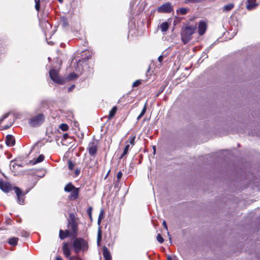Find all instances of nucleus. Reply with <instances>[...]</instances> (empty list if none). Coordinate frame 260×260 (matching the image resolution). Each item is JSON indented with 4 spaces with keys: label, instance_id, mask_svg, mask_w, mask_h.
Listing matches in <instances>:
<instances>
[{
    "label": "nucleus",
    "instance_id": "1",
    "mask_svg": "<svg viewBox=\"0 0 260 260\" xmlns=\"http://www.w3.org/2000/svg\"><path fill=\"white\" fill-rule=\"evenodd\" d=\"M73 248L76 253L84 252L88 249L87 242L82 238H76L73 242Z\"/></svg>",
    "mask_w": 260,
    "mask_h": 260
},
{
    "label": "nucleus",
    "instance_id": "2",
    "mask_svg": "<svg viewBox=\"0 0 260 260\" xmlns=\"http://www.w3.org/2000/svg\"><path fill=\"white\" fill-rule=\"evenodd\" d=\"M196 26H187L182 28L181 36V40L184 44H186L192 39V36L196 30Z\"/></svg>",
    "mask_w": 260,
    "mask_h": 260
},
{
    "label": "nucleus",
    "instance_id": "3",
    "mask_svg": "<svg viewBox=\"0 0 260 260\" xmlns=\"http://www.w3.org/2000/svg\"><path fill=\"white\" fill-rule=\"evenodd\" d=\"M44 115L43 114H39L30 118L29 120V124L32 127H37L42 124L44 121Z\"/></svg>",
    "mask_w": 260,
    "mask_h": 260
},
{
    "label": "nucleus",
    "instance_id": "4",
    "mask_svg": "<svg viewBox=\"0 0 260 260\" xmlns=\"http://www.w3.org/2000/svg\"><path fill=\"white\" fill-rule=\"evenodd\" d=\"M49 76L51 79L55 83L62 85L64 83V80L60 77L58 74V71L55 69H51L49 72Z\"/></svg>",
    "mask_w": 260,
    "mask_h": 260
},
{
    "label": "nucleus",
    "instance_id": "5",
    "mask_svg": "<svg viewBox=\"0 0 260 260\" xmlns=\"http://www.w3.org/2000/svg\"><path fill=\"white\" fill-rule=\"evenodd\" d=\"M62 251L64 256L69 258V260H82L81 258L76 256H70L71 255V248L69 247V245L67 243H64L62 246Z\"/></svg>",
    "mask_w": 260,
    "mask_h": 260
},
{
    "label": "nucleus",
    "instance_id": "6",
    "mask_svg": "<svg viewBox=\"0 0 260 260\" xmlns=\"http://www.w3.org/2000/svg\"><path fill=\"white\" fill-rule=\"evenodd\" d=\"M173 8L171 3H166L157 8L159 13H169L173 11Z\"/></svg>",
    "mask_w": 260,
    "mask_h": 260
},
{
    "label": "nucleus",
    "instance_id": "7",
    "mask_svg": "<svg viewBox=\"0 0 260 260\" xmlns=\"http://www.w3.org/2000/svg\"><path fill=\"white\" fill-rule=\"evenodd\" d=\"M13 189L17 195L18 203L23 204L24 203V196L27 192L23 193L22 190L18 187H14Z\"/></svg>",
    "mask_w": 260,
    "mask_h": 260
},
{
    "label": "nucleus",
    "instance_id": "8",
    "mask_svg": "<svg viewBox=\"0 0 260 260\" xmlns=\"http://www.w3.org/2000/svg\"><path fill=\"white\" fill-rule=\"evenodd\" d=\"M97 149V142L95 141H92L89 143L88 150L89 154L91 156H93L96 154Z\"/></svg>",
    "mask_w": 260,
    "mask_h": 260
},
{
    "label": "nucleus",
    "instance_id": "9",
    "mask_svg": "<svg viewBox=\"0 0 260 260\" xmlns=\"http://www.w3.org/2000/svg\"><path fill=\"white\" fill-rule=\"evenodd\" d=\"M207 24L205 20H201L199 22L198 32L200 36H203L206 31Z\"/></svg>",
    "mask_w": 260,
    "mask_h": 260
},
{
    "label": "nucleus",
    "instance_id": "10",
    "mask_svg": "<svg viewBox=\"0 0 260 260\" xmlns=\"http://www.w3.org/2000/svg\"><path fill=\"white\" fill-rule=\"evenodd\" d=\"M0 188L5 192H8L12 189L11 184L6 181L0 180Z\"/></svg>",
    "mask_w": 260,
    "mask_h": 260
},
{
    "label": "nucleus",
    "instance_id": "11",
    "mask_svg": "<svg viewBox=\"0 0 260 260\" xmlns=\"http://www.w3.org/2000/svg\"><path fill=\"white\" fill-rule=\"evenodd\" d=\"M68 227L71 230L72 234H75L77 231L78 223L76 221H69Z\"/></svg>",
    "mask_w": 260,
    "mask_h": 260
},
{
    "label": "nucleus",
    "instance_id": "12",
    "mask_svg": "<svg viewBox=\"0 0 260 260\" xmlns=\"http://www.w3.org/2000/svg\"><path fill=\"white\" fill-rule=\"evenodd\" d=\"M79 193V188L76 187L71 191V193L69 196V199L71 201L77 199L78 198Z\"/></svg>",
    "mask_w": 260,
    "mask_h": 260
},
{
    "label": "nucleus",
    "instance_id": "13",
    "mask_svg": "<svg viewBox=\"0 0 260 260\" xmlns=\"http://www.w3.org/2000/svg\"><path fill=\"white\" fill-rule=\"evenodd\" d=\"M257 6L256 0H248L246 8L248 10H252L255 9Z\"/></svg>",
    "mask_w": 260,
    "mask_h": 260
},
{
    "label": "nucleus",
    "instance_id": "14",
    "mask_svg": "<svg viewBox=\"0 0 260 260\" xmlns=\"http://www.w3.org/2000/svg\"><path fill=\"white\" fill-rule=\"evenodd\" d=\"M15 143L14 138L12 135H7L6 139V144L8 146H13Z\"/></svg>",
    "mask_w": 260,
    "mask_h": 260
},
{
    "label": "nucleus",
    "instance_id": "15",
    "mask_svg": "<svg viewBox=\"0 0 260 260\" xmlns=\"http://www.w3.org/2000/svg\"><path fill=\"white\" fill-rule=\"evenodd\" d=\"M103 251V256L105 260H111V256L108 248L106 247H104Z\"/></svg>",
    "mask_w": 260,
    "mask_h": 260
},
{
    "label": "nucleus",
    "instance_id": "16",
    "mask_svg": "<svg viewBox=\"0 0 260 260\" xmlns=\"http://www.w3.org/2000/svg\"><path fill=\"white\" fill-rule=\"evenodd\" d=\"M70 235L69 230H66L64 232L60 230L59 231V238L60 239L63 240L68 237Z\"/></svg>",
    "mask_w": 260,
    "mask_h": 260
},
{
    "label": "nucleus",
    "instance_id": "17",
    "mask_svg": "<svg viewBox=\"0 0 260 260\" xmlns=\"http://www.w3.org/2000/svg\"><path fill=\"white\" fill-rule=\"evenodd\" d=\"M188 11V8H180L177 10L176 12L178 15H184L187 14Z\"/></svg>",
    "mask_w": 260,
    "mask_h": 260
},
{
    "label": "nucleus",
    "instance_id": "18",
    "mask_svg": "<svg viewBox=\"0 0 260 260\" xmlns=\"http://www.w3.org/2000/svg\"><path fill=\"white\" fill-rule=\"evenodd\" d=\"M76 187L71 182L68 183L64 187V190L66 192H69L75 189Z\"/></svg>",
    "mask_w": 260,
    "mask_h": 260
},
{
    "label": "nucleus",
    "instance_id": "19",
    "mask_svg": "<svg viewBox=\"0 0 260 260\" xmlns=\"http://www.w3.org/2000/svg\"><path fill=\"white\" fill-rule=\"evenodd\" d=\"M234 7L233 3H229L224 6L222 8V11L228 12L231 11Z\"/></svg>",
    "mask_w": 260,
    "mask_h": 260
},
{
    "label": "nucleus",
    "instance_id": "20",
    "mask_svg": "<svg viewBox=\"0 0 260 260\" xmlns=\"http://www.w3.org/2000/svg\"><path fill=\"white\" fill-rule=\"evenodd\" d=\"M169 27V24L168 22H164L162 23L160 25V28L161 31H166Z\"/></svg>",
    "mask_w": 260,
    "mask_h": 260
},
{
    "label": "nucleus",
    "instance_id": "21",
    "mask_svg": "<svg viewBox=\"0 0 260 260\" xmlns=\"http://www.w3.org/2000/svg\"><path fill=\"white\" fill-rule=\"evenodd\" d=\"M18 241V238L12 237L9 239L8 243L12 246H16L17 244Z\"/></svg>",
    "mask_w": 260,
    "mask_h": 260
},
{
    "label": "nucleus",
    "instance_id": "22",
    "mask_svg": "<svg viewBox=\"0 0 260 260\" xmlns=\"http://www.w3.org/2000/svg\"><path fill=\"white\" fill-rule=\"evenodd\" d=\"M10 166L11 169L12 170L14 171V170H15L16 169L15 168H16V166H18V167H21L22 165H20V164H18L17 163L15 162L14 161H11L10 162Z\"/></svg>",
    "mask_w": 260,
    "mask_h": 260
},
{
    "label": "nucleus",
    "instance_id": "23",
    "mask_svg": "<svg viewBox=\"0 0 260 260\" xmlns=\"http://www.w3.org/2000/svg\"><path fill=\"white\" fill-rule=\"evenodd\" d=\"M116 111H117L116 107H115V106L113 107L109 112V118L110 119V118H112L115 115Z\"/></svg>",
    "mask_w": 260,
    "mask_h": 260
},
{
    "label": "nucleus",
    "instance_id": "24",
    "mask_svg": "<svg viewBox=\"0 0 260 260\" xmlns=\"http://www.w3.org/2000/svg\"><path fill=\"white\" fill-rule=\"evenodd\" d=\"M129 147H130L129 144L126 145V146H125V148L124 149L123 152L120 156V158H122L124 156H125L128 153V150L129 149Z\"/></svg>",
    "mask_w": 260,
    "mask_h": 260
},
{
    "label": "nucleus",
    "instance_id": "25",
    "mask_svg": "<svg viewBox=\"0 0 260 260\" xmlns=\"http://www.w3.org/2000/svg\"><path fill=\"white\" fill-rule=\"evenodd\" d=\"M101 240H102V233H101V229H99L98 230V236H97V243H98V245L100 244V243Z\"/></svg>",
    "mask_w": 260,
    "mask_h": 260
},
{
    "label": "nucleus",
    "instance_id": "26",
    "mask_svg": "<svg viewBox=\"0 0 260 260\" xmlns=\"http://www.w3.org/2000/svg\"><path fill=\"white\" fill-rule=\"evenodd\" d=\"M59 128L62 131H67L68 128L69 126L67 124L65 123H62L60 125Z\"/></svg>",
    "mask_w": 260,
    "mask_h": 260
},
{
    "label": "nucleus",
    "instance_id": "27",
    "mask_svg": "<svg viewBox=\"0 0 260 260\" xmlns=\"http://www.w3.org/2000/svg\"><path fill=\"white\" fill-rule=\"evenodd\" d=\"M44 159V156L42 154L40 155L36 159L35 164L42 162Z\"/></svg>",
    "mask_w": 260,
    "mask_h": 260
},
{
    "label": "nucleus",
    "instance_id": "28",
    "mask_svg": "<svg viewBox=\"0 0 260 260\" xmlns=\"http://www.w3.org/2000/svg\"><path fill=\"white\" fill-rule=\"evenodd\" d=\"M77 78V75L75 73H71L68 75V78L69 80H74Z\"/></svg>",
    "mask_w": 260,
    "mask_h": 260
},
{
    "label": "nucleus",
    "instance_id": "29",
    "mask_svg": "<svg viewBox=\"0 0 260 260\" xmlns=\"http://www.w3.org/2000/svg\"><path fill=\"white\" fill-rule=\"evenodd\" d=\"M35 8L36 10L39 12L40 8V0H35Z\"/></svg>",
    "mask_w": 260,
    "mask_h": 260
},
{
    "label": "nucleus",
    "instance_id": "30",
    "mask_svg": "<svg viewBox=\"0 0 260 260\" xmlns=\"http://www.w3.org/2000/svg\"><path fill=\"white\" fill-rule=\"evenodd\" d=\"M14 119H13L12 120H11L9 124H6V125H5L3 126V129H8L9 128V127H10L13 124V122H14Z\"/></svg>",
    "mask_w": 260,
    "mask_h": 260
},
{
    "label": "nucleus",
    "instance_id": "31",
    "mask_svg": "<svg viewBox=\"0 0 260 260\" xmlns=\"http://www.w3.org/2000/svg\"><path fill=\"white\" fill-rule=\"evenodd\" d=\"M10 115V112L7 113L4 115H3L1 118H0V125L2 124V122L4 121V119H5L6 118H7L9 115Z\"/></svg>",
    "mask_w": 260,
    "mask_h": 260
},
{
    "label": "nucleus",
    "instance_id": "32",
    "mask_svg": "<svg viewBox=\"0 0 260 260\" xmlns=\"http://www.w3.org/2000/svg\"><path fill=\"white\" fill-rule=\"evenodd\" d=\"M156 239H157V241L160 243H163V242L164 241L163 238L161 237V236L160 234H158L157 235Z\"/></svg>",
    "mask_w": 260,
    "mask_h": 260
},
{
    "label": "nucleus",
    "instance_id": "33",
    "mask_svg": "<svg viewBox=\"0 0 260 260\" xmlns=\"http://www.w3.org/2000/svg\"><path fill=\"white\" fill-rule=\"evenodd\" d=\"M74 164L72 162V161H71L70 160H68V168L69 169L72 171L74 169Z\"/></svg>",
    "mask_w": 260,
    "mask_h": 260
},
{
    "label": "nucleus",
    "instance_id": "34",
    "mask_svg": "<svg viewBox=\"0 0 260 260\" xmlns=\"http://www.w3.org/2000/svg\"><path fill=\"white\" fill-rule=\"evenodd\" d=\"M135 136L131 137L129 140L126 142H128L131 144L134 145L135 144Z\"/></svg>",
    "mask_w": 260,
    "mask_h": 260
},
{
    "label": "nucleus",
    "instance_id": "35",
    "mask_svg": "<svg viewBox=\"0 0 260 260\" xmlns=\"http://www.w3.org/2000/svg\"><path fill=\"white\" fill-rule=\"evenodd\" d=\"M103 218V210H102L100 214H99V218H98V224H100L101 221V220Z\"/></svg>",
    "mask_w": 260,
    "mask_h": 260
},
{
    "label": "nucleus",
    "instance_id": "36",
    "mask_svg": "<svg viewBox=\"0 0 260 260\" xmlns=\"http://www.w3.org/2000/svg\"><path fill=\"white\" fill-rule=\"evenodd\" d=\"M141 82L140 80H136V81H135L133 84V87H137L140 84H141Z\"/></svg>",
    "mask_w": 260,
    "mask_h": 260
},
{
    "label": "nucleus",
    "instance_id": "37",
    "mask_svg": "<svg viewBox=\"0 0 260 260\" xmlns=\"http://www.w3.org/2000/svg\"><path fill=\"white\" fill-rule=\"evenodd\" d=\"M146 105H147V103H145L141 113L140 114L141 115V116H143L145 114V113L146 111Z\"/></svg>",
    "mask_w": 260,
    "mask_h": 260
},
{
    "label": "nucleus",
    "instance_id": "38",
    "mask_svg": "<svg viewBox=\"0 0 260 260\" xmlns=\"http://www.w3.org/2000/svg\"><path fill=\"white\" fill-rule=\"evenodd\" d=\"M69 217H70V220H69V221H76L75 215L73 213L70 214V215H69Z\"/></svg>",
    "mask_w": 260,
    "mask_h": 260
},
{
    "label": "nucleus",
    "instance_id": "39",
    "mask_svg": "<svg viewBox=\"0 0 260 260\" xmlns=\"http://www.w3.org/2000/svg\"><path fill=\"white\" fill-rule=\"evenodd\" d=\"M92 210V208L91 207H89L87 210V213L90 218H91Z\"/></svg>",
    "mask_w": 260,
    "mask_h": 260
},
{
    "label": "nucleus",
    "instance_id": "40",
    "mask_svg": "<svg viewBox=\"0 0 260 260\" xmlns=\"http://www.w3.org/2000/svg\"><path fill=\"white\" fill-rule=\"evenodd\" d=\"M122 176V173L121 171L118 172L117 174V178L118 180H120Z\"/></svg>",
    "mask_w": 260,
    "mask_h": 260
},
{
    "label": "nucleus",
    "instance_id": "41",
    "mask_svg": "<svg viewBox=\"0 0 260 260\" xmlns=\"http://www.w3.org/2000/svg\"><path fill=\"white\" fill-rule=\"evenodd\" d=\"M80 169H76L75 171V175L77 176H78L79 174H80Z\"/></svg>",
    "mask_w": 260,
    "mask_h": 260
},
{
    "label": "nucleus",
    "instance_id": "42",
    "mask_svg": "<svg viewBox=\"0 0 260 260\" xmlns=\"http://www.w3.org/2000/svg\"><path fill=\"white\" fill-rule=\"evenodd\" d=\"M75 87V85H72L68 88V91H71Z\"/></svg>",
    "mask_w": 260,
    "mask_h": 260
},
{
    "label": "nucleus",
    "instance_id": "43",
    "mask_svg": "<svg viewBox=\"0 0 260 260\" xmlns=\"http://www.w3.org/2000/svg\"><path fill=\"white\" fill-rule=\"evenodd\" d=\"M164 57L162 55H160L158 58V60L159 62H161L163 60Z\"/></svg>",
    "mask_w": 260,
    "mask_h": 260
},
{
    "label": "nucleus",
    "instance_id": "44",
    "mask_svg": "<svg viewBox=\"0 0 260 260\" xmlns=\"http://www.w3.org/2000/svg\"><path fill=\"white\" fill-rule=\"evenodd\" d=\"M162 224H163V225H164V228H165L166 229H167V223H166V221H163V222H162Z\"/></svg>",
    "mask_w": 260,
    "mask_h": 260
},
{
    "label": "nucleus",
    "instance_id": "45",
    "mask_svg": "<svg viewBox=\"0 0 260 260\" xmlns=\"http://www.w3.org/2000/svg\"><path fill=\"white\" fill-rule=\"evenodd\" d=\"M69 135L68 134H64L63 135V137L64 139H66L68 137Z\"/></svg>",
    "mask_w": 260,
    "mask_h": 260
},
{
    "label": "nucleus",
    "instance_id": "46",
    "mask_svg": "<svg viewBox=\"0 0 260 260\" xmlns=\"http://www.w3.org/2000/svg\"><path fill=\"white\" fill-rule=\"evenodd\" d=\"M56 260H63L60 256H57L56 257Z\"/></svg>",
    "mask_w": 260,
    "mask_h": 260
},
{
    "label": "nucleus",
    "instance_id": "47",
    "mask_svg": "<svg viewBox=\"0 0 260 260\" xmlns=\"http://www.w3.org/2000/svg\"><path fill=\"white\" fill-rule=\"evenodd\" d=\"M23 236L24 237H27V236H28V233H27L26 232H25V233H24V234H23Z\"/></svg>",
    "mask_w": 260,
    "mask_h": 260
},
{
    "label": "nucleus",
    "instance_id": "48",
    "mask_svg": "<svg viewBox=\"0 0 260 260\" xmlns=\"http://www.w3.org/2000/svg\"><path fill=\"white\" fill-rule=\"evenodd\" d=\"M142 117V116H141V115L140 114L138 117H137V120H139L141 117Z\"/></svg>",
    "mask_w": 260,
    "mask_h": 260
},
{
    "label": "nucleus",
    "instance_id": "49",
    "mask_svg": "<svg viewBox=\"0 0 260 260\" xmlns=\"http://www.w3.org/2000/svg\"><path fill=\"white\" fill-rule=\"evenodd\" d=\"M168 260H172V257L170 256H168L167 258Z\"/></svg>",
    "mask_w": 260,
    "mask_h": 260
},
{
    "label": "nucleus",
    "instance_id": "50",
    "mask_svg": "<svg viewBox=\"0 0 260 260\" xmlns=\"http://www.w3.org/2000/svg\"><path fill=\"white\" fill-rule=\"evenodd\" d=\"M60 3H62L63 2V0H58Z\"/></svg>",
    "mask_w": 260,
    "mask_h": 260
},
{
    "label": "nucleus",
    "instance_id": "51",
    "mask_svg": "<svg viewBox=\"0 0 260 260\" xmlns=\"http://www.w3.org/2000/svg\"><path fill=\"white\" fill-rule=\"evenodd\" d=\"M45 23L50 26V24L48 22H45Z\"/></svg>",
    "mask_w": 260,
    "mask_h": 260
},
{
    "label": "nucleus",
    "instance_id": "52",
    "mask_svg": "<svg viewBox=\"0 0 260 260\" xmlns=\"http://www.w3.org/2000/svg\"><path fill=\"white\" fill-rule=\"evenodd\" d=\"M63 25H64V26L67 25V24H66V23L65 22L63 23Z\"/></svg>",
    "mask_w": 260,
    "mask_h": 260
},
{
    "label": "nucleus",
    "instance_id": "53",
    "mask_svg": "<svg viewBox=\"0 0 260 260\" xmlns=\"http://www.w3.org/2000/svg\"><path fill=\"white\" fill-rule=\"evenodd\" d=\"M80 62V61L79 60V62H78V63H77V66H78V65L79 64Z\"/></svg>",
    "mask_w": 260,
    "mask_h": 260
},
{
    "label": "nucleus",
    "instance_id": "54",
    "mask_svg": "<svg viewBox=\"0 0 260 260\" xmlns=\"http://www.w3.org/2000/svg\"><path fill=\"white\" fill-rule=\"evenodd\" d=\"M50 59H51V58H50V57H48V60H50Z\"/></svg>",
    "mask_w": 260,
    "mask_h": 260
}]
</instances>
